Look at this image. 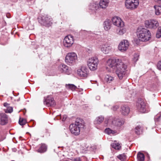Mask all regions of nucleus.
I'll return each instance as SVG.
<instances>
[{
  "mask_svg": "<svg viewBox=\"0 0 161 161\" xmlns=\"http://www.w3.org/2000/svg\"><path fill=\"white\" fill-rule=\"evenodd\" d=\"M47 147L45 144H41L39 149L37 150V152L40 153H42L45 152L47 150Z\"/></svg>",
  "mask_w": 161,
  "mask_h": 161,
  "instance_id": "obj_23",
  "label": "nucleus"
},
{
  "mask_svg": "<svg viewBox=\"0 0 161 161\" xmlns=\"http://www.w3.org/2000/svg\"><path fill=\"white\" fill-rule=\"evenodd\" d=\"M136 107L137 110L142 113H147L149 110L147 109V106L141 99H138L136 103Z\"/></svg>",
  "mask_w": 161,
  "mask_h": 161,
  "instance_id": "obj_4",
  "label": "nucleus"
},
{
  "mask_svg": "<svg viewBox=\"0 0 161 161\" xmlns=\"http://www.w3.org/2000/svg\"><path fill=\"white\" fill-rule=\"evenodd\" d=\"M75 125L77 126H79V128L81 129L84 128L85 126V123L83 120L80 118H77L76 119Z\"/></svg>",
  "mask_w": 161,
  "mask_h": 161,
  "instance_id": "obj_20",
  "label": "nucleus"
},
{
  "mask_svg": "<svg viewBox=\"0 0 161 161\" xmlns=\"http://www.w3.org/2000/svg\"><path fill=\"white\" fill-rule=\"evenodd\" d=\"M137 33L139 39L141 41H147L151 37V35L150 31L142 27H139L137 29Z\"/></svg>",
  "mask_w": 161,
  "mask_h": 161,
  "instance_id": "obj_2",
  "label": "nucleus"
},
{
  "mask_svg": "<svg viewBox=\"0 0 161 161\" xmlns=\"http://www.w3.org/2000/svg\"><path fill=\"white\" fill-rule=\"evenodd\" d=\"M114 80V77L109 75H107L104 78V81L107 83H110Z\"/></svg>",
  "mask_w": 161,
  "mask_h": 161,
  "instance_id": "obj_26",
  "label": "nucleus"
},
{
  "mask_svg": "<svg viewBox=\"0 0 161 161\" xmlns=\"http://www.w3.org/2000/svg\"><path fill=\"white\" fill-rule=\"evenodd\" d=\"M88 69L85 66H82L80 69L77 70L78 74L83 77H86L88 76Z\"/></svg>",
  "mask_w": 161,
  "mask_h": 161,
  "instance_id": "obj_13",
  "label": "nucleus"
},
{
  "mask_svg": "<svg viewBox=\"0 0 161 161\" xmlns=\"http://www.w3.org/2000/svg\"><path fill=\"white\" fill-rule=\"evenodd\" d=\"M16 150V149H15L14 150V151L15 152Z\"/></svg>",
  "mask_w": 161,
  "mask_h": 161,
  "instance_id": "obj_46",
  "label": "nucleus"
},
{
  "mask_svg": "<svg viewBox=\"0 0 161 161\" xmlns=\"http://www.w3.org/2000/svg\"><path fill=\"white\" fill-rule=\"evenodd\" d=\"M145 156L144 154L142 153H139L137 155L138 161H144Z\"/></svg>",
  "mask_w": 161,
  "mask_h": 161,
  "instance_id": "obj_29",
  "label": "nucleus"
},
{
  "mask_svg": "<svg viewBox=\"0 0 161 161\" xmlns=\"http://www.w3.org/2000/svg\"><path fill=\"white\" fill-rule=\"evenodd\" d=\"M74 42V39L73 36L69 35L66 36L64 40V45L66 47H71Z\"/></svg>",
  "mask_w": 161,
  "mask_h": 161,
  "instance_id": "obj_9",
  "label": "nucleus"
},
{
  "mask_svg": "<svg viewBox=\"0 0 161 161\" xmlns=\"http://www.w3.org/2000/svg\"><path fill=\"white\" fill-rule=\"evenodd\" d=\"M69 89L71 90L72 91L75 90L77 88V87L73 84H69L66 85Z\"/></svg>",
  "mask_w": 161,
  "mask_h": 161,
  "instance_id": "obj_32",
  "label": "nucleus"
},
{
  "mask_svg": "<svg viewBox=\"0 0 161 161\" xmlns=\"http://www.w3.org/2000/svg\"><path fill=\"white\" fill-rule=\"evenodd\" d=\"M104 119L103 117L102 116H99L96 119L95 122L97 124H100L103 122Z\"/></svg>",
  "mask_w": 161,
  "mask_h": 161,
  "instance_id": "obj_30",
  "label": "nucleus"
},
{
  "mask_svg": "<svg viewBox=\"0 0 161 161\" xmlns=\"http://www.w3.org/2000/svg\"><path fill=\"white\" fill-rule=\"evenodd\" d=\"M99 48L101 51L105 54H108L111 49V47L107 44H102L100 45Z\"/></svg>",
  "mask_w": 161,
  "mask_h": 161,
  "instance_id": "obj_15",
  "label": "nucleus"
},
{
  "mask_svg": "<svg viewBox=\"0 0 161 161\" xmlns=\"http://www.w3.org/2000/svg\"><path fill=\"white\" fill-rule=\"evenodd\" d=\"M139 4V0H126L125 5L126 7L130 9L137 8Z\"/></svg>",
  "mask_w": 161,
  "mask_h": 161,
  "instance_id": "obj_7",
  "label": "nucleus"
},
{
  "mask_svg": "<svg viewBox=\"0 0 161 161\" xmlns=\"http://www.w3.org/2000/svg\"><path fill=\"white\" fill-rule=\"evenodd\" d=\"M26 123V121L25 119L20 118L19 121V123L20 125H23L25 124Z\"/></svg>",
  "mask_w": 161,
  "mask_h": 161,
  "instance_id": "obj_33",
  "label": "nucleus"
},
{
  "mask_svg": "<svg viewBox=\"0 0 161 161\" xmlns=\"http://www.w3.org/2000/svg\"><path fill=\"white\" fill-rule=\"evenodd\" d=\"M126 29L125 28H120L119 30V31L117 32V33L120 35H122L126 32Z\"/></svg>",
  "mask_w": 161,
  "mask_h": 161,
  "instance_id": "obj_35",
  "label": "nucleus"
},
{
  "mask_svg": "<svg viewBox=\"0 0 161 161\" xmlns=\"http://www.w3.org/2000/svg\"><path fill=\"white\" fill-rule=\"evenodd\" d=\"M121 109L120 112L123 115H127L130 113V108L127 105H122Z\"/></svg>",
  "mask_w": 161,
  "mask_h": 161,
  "instance_id": "obj_19",
  "label": "nucleus"
},
{
  "mask_svg": "<svg viewBox=\"0 0 161 161\" xmlns=\"http://www.w3.org/2000/svg\"><path fill=\"white\" fill-rule=\"evenodd\" d=\"M111 22L110 20H106L103 24L104 29L106 31L108 30L111 28Z\"/></svg>",
  "mask_w": 161,
  "mask_h": 161,
  "instance_id": "obj_21",
  "label": "nucleus"
},
{
  "mask_svg": "<svg viewBox=\"0 0 161 161\" xmlns=\"http://www.w3.org/2000/svg\"><path fill=\"white\" fill-rule=\"evenodd\" d=\"M161 117L160 114H158L156 115L154 118V119L155 121L158 122L159 121Z\"/></svg>",
  "mask_w": 161,
  "mask_h": 161,
  "instance_id": "obj_39",
  "label": "nucleus"
},
{
  "mask_svg": "<svg viewBox=\"0 0 161 161\" xmlns=\"http://www.w3.org/2000/svg\"><path fill=\"white\" fill-rule=\"evenodd\" d=\"M157 67L158 69L161 70V60L158 62L157 65Z\"/></svg>",
  "mask_w": 161,
  "mask_h": 161,
  "instance_id": "obj_40",
  "label": "nucleus"
},
{
  "mask_svg": "<svg viewBox=\"0 0 161 161\" xmlns=\"http://www.w3.org/2000/svg\"><path fill=\"white\" fill-rule=\"evenodd\" d=\"M111 145L113 148L116 150H119L120 149L121 147L119 144L115 142L112 143Z\"/></svg>",
  "mask_w": 161,
  "mask_h": 161,
  "instance_id": "obj_28",
  "label": "nucleus"
},
{
  "mask_svg": "<svg viewBox=\"0 0 161 161\" xmlns=\"http://www.w3.org/2000/svg\"><path fill=\"white\" fill-rule=\"evenodd\" d=\"M145 25L147 28L156 29L158 26L159 23L157 21L153 19L145 21Z\"/></svg>",
  "mask_w": 161,
  "mask_h": 161,
  "instance_id": "obj_8",
  "label": "nucleus"
},
{
  "mask_svg": "<svg viewBox=\"0 0 161 161\" xmlns=\"http://www.w3.org/2000/svg\"><path fill=\"white\" fill-rule=\"evenodd\" d=\"M39 23L43 25L49 27L52 24L53 19L47 15H43L38 18Z\"/></svg>",
  "mask_w": 161,
  "mask_h": 161,
  "instance_id": "obj_3",
  "label": "nucleus"
},
{
  "mask_svg": "<svg viewBox=\"0 0 161 161\" xmlns=\"http://www.w3.org/2000/svg\"><path fill=\"white\" fill-rule=\"evenodd\" d=\"M105 132L106 133L109 135L111 134L114 135L116 132V131L112 130L109 128H107L106 129H105Z\"/></svg>",
  "mask_w": 161,
  "mask_h": 161,
  "instance_id": "obj_31",
  "label": "nucleus"
},
{
  "mask_svg": "<svg viewBox=\"0 0 161 161\" xmlns=\"http://www.w3.org/2000/svg\"><path fill=\"white\" fill-rule=\"evenodd\" d=\"M123 119L120 118H114L112 121L113 124L114 126L119 127L122 125L124 123Z\"/></svg>",
  "mask_w": 161,
  "mask_h": 161,
  "instance_id": "obj_18",
  "label": "nucleus"
},
{
  "mask_svg": "<svg viewBox=\"0 0 161 161\" xmlns=\"http://www.w3.org/2000/svg\"><path fill=\"white\" fill-rule=\"evenodd\" d=\"M109 1L108 0H100L99 3L100 7L102 8H105L108 6Z\"/></svg>",
  "mask_w": 161,
  "mask_h": 161,
  "instance_id": "obj_22",
  "label": "nucleus"
},
{
  "mask_svg": "<svg viewBox=\"0 0 161 161\" xmlns=\"http://www.w3.org/2000/svg\"><path fill=\"white\" fill-rule=\"evenodd\" d=\"M9 14H8L6 15V16L7 17H8V18H10V17L9 16Z\"/></svg>",
  "mask_w": 161,
  "mask_h": 161,
  "instance_id": "obj_45",
  "label": "nucleus"
},
{
  "mask_svg": "<svg viewBox=\"0 0 161 161\" xmlns=\"http://www.w3.org/2000/svg\"><path fill=\"white\" fill-rule=\"evenodd\" d=\"M58 70L62 73H65L67 74L69 73V69L68 66L64 64L60 65L58 67Z\"/></svg>",
  "mask_w": 161,
  "mask_h": 161,
  "instance_id": "obj_17",
  "label": "nucleus"
},
{
  "mask_svg": "<svg viewBox=\"0 0 161 161\" xmlns=\"http://www.w3.org/2000/svg\"><path fill=\"white\" fill-rule=\"evenodd\" d=\"M129 46V43L128 41L125 40H123L119 43L118 49L121 52H124L128 48Z\"/></svg>",
  "mask_w": 161,
  "mask_h": 161,
  "instance_id": "obj_10",
  "label": "nucleus"
},
{
  "mask_svg": "<svg viewBox=\"0 0 161 161\" xmlns=\"http://www.w3.org/2000/svg\"><path fill=\"white\" fill-rule=\"evenodd\" d=\"M119 108V107L118 105H115L113 107V109L114 111L116 110L117 109Z\"/></svg>",
  "mask_w": 161,
  "mask_h": 161,
  "instance_id": "obj_41",
  "label": "nucleus"
},
{
  "mask_svg": "<svg viewBox=\"0 0 161 161\" xmlns=\"http://www.w3.org/2000/svg\"><path fill=\"white\" fill-rule=\"evenodd\" d=\"M13 108L12 107H7L5 112L6 113H11L13 112Z\"/></svg>",
  "mask_w": 161,
  "mask_h": 161,
  "instance_id": "obj_38",
  "label": "nucleus"
},
{
  "mask_svg": "<svg viewBox=\"0 0 161 161\" xmlns=\"http://www.w3.org/2000/svg\"><path fill=\"white\" fill-rule=\"evenodd\" d=\"M112 21L113 24L118 27L122 28L124 25V22L118 17H113L112 19Z\"/></svg>",
  "mask_w": 161,
  "mask_h": 161,
  "instance_id": "obj_11",
  "label": "nucleus"
},
{
  "mask_svg": "<svg viewBox=\"0 0 161 161\" xmlns=\"http://www.w3.org/2000/svg\"><path fill=\"white\" fill-rule=\"evenodd\" d=\"M98 60L96 57H93L89 59L87 65L91 70H94L97 69L98 63Z\"/></svg>",
  "mask_w": 161,
  "mask_h": 161,
  "instance_id": "obj_6",
  "label": "nucleus"
},
{
  "mask_svg": "<svg viewBox=\"0 0 161 161\" xmlns=\"http://www.w3.org/2000/svg\"><path fill=\"white\" fill-rule=\"evenodd\" d=\"M97 97H99V96L97 97Z\"/></svg>",
  "mask_w": 161,
  "mask_h": 161,
  "instance_id": "obj_48",
  "label": "nucleus"
},
{
  "mask_svg": "<svg viewBox=\"0 0 161 161\" xmlns=\"http://www.w3.org/2000/svg\"><path fill=\"white\" fill-rule=\"evenodd\" d=\"M107 64L108 66L113 69H116V74L120 80L125 77L127 74V66L121 60L116 58L109 59Z\"/></svg>",
  "mask_w": 161,
  "mask_h": 161,
  "instance_id": "obj_1",
  "label": "nucleus"
},
{
  "mask_svg": "<svg viewBox=\"0 0 161 161\" xmlns=\"http://www.w3.org/2000/svg\"><path fill=\"white\" fill-rule=\"evenodd\" d=\"M156 37L158 38L161 37V27H159L158 29V31L156 34Z\"/></svg>",
  "mask_w": 161,
  "mask_h": 161,
  "instance_id": "obj_34",
  "label": "nucleus"
},
{
  "mask_svg": "<svg viewBox=\"0 0 161 161\" xmlns=\"http://www.w3.org/2000/svg\"><path fill=\"white\" fill-rule=\"evenodd\" d=\"M69 128L71 133L75 136L78 135L80 134V130H81L79 128V126H76L74 124H71Z\"/></svg>",
  "mask_w": 161,
  "mask_h": 161,
  "instance_id": "obj_14",
  "label": "nucleus"
},
{
  "mask_svg": "<svg viewBox=\"0 0 161 161\" xmlns=\"http://www.w3.org/2000/svg\"><path fill=\"white\" fill-rule=\"evenodd\" d=\"M74 161H81V160L80 158H77L75 159Z\"/></svg>",
  "mask_w": 161,
  "mask_h": 161,
  "instance_id": "obj_43",
  "label": "nucleus"
},
{
  "mask_svg": "<svg viewBox=\"0 0 161 161\" xmlns=\"http://www.w3.org/2000/svg\"><path fill=\"white\" fill-rule=\"evenodd\" d=\"M8 104L6 103H4V104H3V105L5 106V107H8Z\"/></svg>",
  "mask_w": 161,
  "mask_h": 161,
  "instance_id": "obj_44",
  "label": "nucleus"
},
{
  "mask_svg": "<svg viewBox=\"0 0 161 161\" xmlns=\"http://www.w3.org/2000/svg\"><path fill=\"white\" fill-rule=\"evenodd\" d=\"M139 55L138 53L135 54L134 55L133 60L134 62H136L138 60Z\"/></svg>",
  "mask_w": 161,
  "mask_h": 161,
  "instance_id": "obj_36",
  "label": "nucleus"
},
{
  "mask_svg": "<svg viewBox=\"0 0 161 161\" xmlns=\"http://www.w3.org/2000/svg\"><path fill=\"white\" fill-rule=\"evenodd\" d=\"M8 116L5 113L0 114V124L4 125L8 122Z\"/></svg>",
  "mask_w": 161,
  "mask_h": 161,
  "instance_id": "obj_16",
  "label": "nucleus"
},
{
  "mask_svg": "<svg viewBox=\"0 0 161 161\" xmlns=\"http://www.w3.org/2000/svg\"><path fill=\"white\" fill-rule=\"evenodd\" d=\"M77 59V56L74 53H68L66 55L65 61L67 64L72 65L75 64V61Z\"/></svg>",
  "mask_w": 161,
  "mask_h": 161,
  "instance_id": "obj_5",
  "label": "nucleus"
},
{
  "mask_svg": "<svg viewBox=\"0 0 161 161\" xmlns=\"http://www.w3.org/2000/svg\"><path fill=\"white\" fill-rule=\"evenodd\" d=\"M117 158L121 161H124L125 159V156L124 154L119 155Z\"/></svg>",
  "mask_w": 161,
  "mask_h": 161,
  "instance_id": "obj_37",
  "label": "nucleus"
},
{
  "mask_svg": "<svg viewBox=\"0 0 161 161\" xmlns=\"http://www.w3.org/2000/svg\"><path fill=\"white\" fill-rule=\"evenodd\" d=\"M100 6L97 2H94L91 3L89 6L90 9L95 11L99 8Z\"/></svg>",
  "mask_w": 161,
  "mask_h": 161,
  "instance_id": "obj_24",
  "label": "nucleus"
},
{
  "mask_svg": "<svg viewBox=\"0 0 161 161\" xmlns=\"http://www.w3.org/2000/svg\"><path fill=\"white\" fill-rule=\"evenodd\" d=\"M44 103L47 106L53 107L56 105L55 101L52 96H48L44 97Z\"/></svg>",
  "mask_w": 161,
  "mask_h": 161,
  "instance_id": "obj_12",
  "label": "nucleus"
},
{
  "mask_svg": "<svg viewBox=\"0 0 161 161\" xmlns=\"http://www.w3.org/2000/svg\"><path fill=\"white\" fill-rule=\"evenodd\" d=\"M135 133L137 135L141 134L142 130V127L140 125L136 126L134 129Z\"/></svg>",
  "mask_w": 161,
  "mask_h": 161,
  "instance_id": "obj_27",
  "label": "nucleus"
},
{
  "mask_svg": "<svg viewBox=\"0 0 161 161\" xmlns=\"http://www.w3.org/2000/svg\"><path fill=\"white\" fill-rule=\"evenodd\" d=\"M155 10V14L157 15H159L161 13V4L156 5L154 6Z\"/></svg>",
  "mask_w": 161,
  "mask_h": 161,
  "instance_id": "obj_25",
  "label": "nucleus"
},
{
  "mask_svg": "<svg viewBox=\"0 0 161 161\" xmlns=\"http://www.w3.org/2000/svg\"><path fill=\"white\" fill-rule=\"evenodd\" d=\"M6 44V43H4V44H2V45H4Z\"/></svg>",
  "mask_w": 161,
  "mask_h": 161,
  "instance_id": "obj_47",
  "label": "nucleus"
},
{
  "mask_svg": "<svg viewBox=\"0 0 161 161\" xmlns=\"http://www.w3.org/2000/svg\"><path fill=\"white\" fill-rule=\"evenodd\" d=\"M155 2L159 4H161V0H154Z\"/></svg>",
  "mask_w": 161,
  "mask_h": 161,
  "instance_id": "obj_42",
  "label": "nucleus"
}]
</instances>
